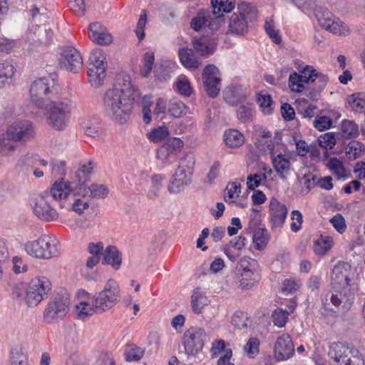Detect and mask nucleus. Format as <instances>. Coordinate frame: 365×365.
I'll return each mask as SVG.
<instances>
[{
	"mask_svg": "<svg viewBox=\"0 0 365 365\" xmlns=\"http://www.w3.org/2000/svg\"><path fill=\"white\" fill-rule=\"evenodd\" d=\"M107 62L101 49H93V83L99 88L103 85L106 78Z\"/></svg>",
	"mask_w": 365,
	"mask_h": 365,
	"instance_id": "a211bd4d",
	"label": "nucleus"
},
{
	"mask_svg": "<svg viewBox=\"0 0 365 365\" xmlns=\"http://www.w3.org/2000/svg\"><path fill=\"white\" fill-rule=\"evenodd\" d=\"M218 68L212 64H209L203 69L202 78L203 88L207 94L214 98H216L220 91V78L217 75Z\"/></svg>",
	"mask_w": 365,
	"mask_h": 365,
	"instance_id": "dca6fc26",
	"label": "nucleus"
},
{
	"mask_svg": "<svg viewBox=\"0 0 365 365\" xmlns=\"http://www.w3.org/2000/svg\"><path fill=\"white\" fill-rule=\"evenodd\" d=\"M169 135L168 129L165 126L153 130L149 134V139L154 143H159L165 139Z\"/></svg>",
	"mask_w": 365,
	"mask_h": 365,
	"instance_id": "13d9d810",
	"label": "nucleus"
},
{
	"mask_svg": "<svg viewBox=\"0 0 365 365\" xmlns=\"http://www.w3.org/2000/svg\"><path fill=\"white\" fill-rule=\"evenodd\" d=\"M288 213L287 206L277 199L272 197L269 204L268 215L272 228L281 227L284 225Z\"/></svg>",
	"mask_w": 365,
	"mask_h": 365,
	"instance_id": "aec40b11",
	"label": "nucleus"
},
{
	"mask_svg": "<svg viewBox=\"0 0 365 365\" xmlns=\"http://www.w3.org/2000/svg\"><path fill=\"white\" fill-rule=\"evenodd\" d=\"M289 313L281 308L276 309L273 311L272 317L273 323L277 327H284L287 322Z\"/></svg>",
	"mask_w": 365,
	"mask_h": 365,
	"instance_id": "c03bdc74",
	"label": "nucleus"
},
{
	"mask_svg": "<svg viewBox=\"0 0 365 365\" xmlns=\"http://www.w3.org/2000/svg\"><path fill=\"white\" fill-rule=\"evenodd\" d=\"M238 12L233 13L229 21L231 33L243 35L247 31V20L252 21L257 18V10L252 4L242 2L237 5Z\"/></svg>",
	"mask_w": 365,
	"mask_h": 365,
	"instance_id": "6e6552de",
	"label": "nucleus"
},
{
	"mask_svg": "<svg viewBox=\"0 0 365 365\" xmlns=\"http://www.w3.org/2000/svg\"><path fill=\"white\" fill-rule=\"evenodd\" d=\"M70 295L66 290L58 292L48 302L43 312L45 322L53 324L61 320L68 313Z\"/></svg>",
	"mask_w": 365,
	"mask_h": 365,
	"instance_id": "423d86ee",
	"label": "nucleus"
},
{
	"mask_svg": "<svg viewBox=\"0 0 365 365\" xmlns=\"http://www.w3.org/2000/svg\"><path fill=\"white\" fill-rule=\"evenodd\" d=\"M260 279L259 271L254 272H240L238 285L242 289L252 288Z\"/></svg>",
	"mask_w": 365,
	"mask_h": 365,
	"instance_id": "7c9ffc66",
	"label": "nucleus"
},
{
	"mask_svg": "<svg viewBox=\"0 0 365 365\" xmlns=\"http://www.w3.org/2000/svg\"><path fill=\"white\" fill-rule=\"evenodd\" d=\"M355 349L354 347L347 344L334 342L329 346L328 355L336 365H341Z\"/></svg>",
	"mask_w": 365,
	"mask_h": 365,
	"instance_id": "4be33fe9",
	"label": "nucleus"
},
{
	"mask_svg": "<svg viewBox=\"0 0 365 365\" xmlns=\"http://www.w3.org/2000/svg\"><path fill=\"white\" fill-rule=\"evenodd\" d=\"M248 188L250 190H253V192L251 195V199L255 205H262L263 204L266 200V195L260 190H256L260 184H247Z\"/></svg>",
	"mask_w": 365,
	"mask_h": 365,
	"instance_id": "052dcab7",
	"label": "nucleus"
},
{
	"mask_svg": "<svg viewBox=\"0 0 365 365\" xmlns=\"http://www.w3.org/2000/svg\"><path fill=\"white\" fill-rule=\"evenodd\" d=\"M14 141L9 136L8 130L0 135V154L7 155L15 149Z\"/></svg>",
	"mask_w": 365,
	"mask_h": 365,
	"instance_id": "a18cd8bd",
	"label": "nucleus"
},
{
	"mask_svg": "<svg viewBox=\"0 0 365 365\" xmlns=\"http://www.w3.org/2000/svg\"><path fill=\"white\" fill-rule=\"evenodd\" d=\"M59 62L61 68L73 73H77L83 66L80 53L71 46H66L62 48Z\"/></svg>",
	"mask_w": 365,
	"mask_h": 365,
	"instance_id": "f3484780",
	"label": "nucleus"
},
{
	"mask_svg": "<svg viewBox=\"0 0 365 365\" xmlns=\"http://www.w3.org/2000/svg\"><path fill=\"white\" fill-rule=\"evenodd\" d=\"M91 160H88V165H83L76 173V181L77 182H87L90 180V175L91 173Z\"/></svg>",
	"mask_w": 365,
	"mask_h": 365,
	"instance_id": "864d4df0",
	"label": "nucleus"
},
{
	"mask_svg": "<svg viewBox=\"0 0 365 365\" xmlns=\"http://www.w3.org/2000/svg\"><path fill=\"white\" fill-rule=\"evenodd\" d=\"M113 42V36L108 32V29L101 31V32L95 34L94 29H93V43H96L100 46H108Z\"/></svg>",
	"mask_w": 365,
	"mask_h": 365,
	"instance_id": "de8ad7c7",
	"label": "nucleus"
},
{
	"mask_svg": "<svg viewBox=\"0 0 365 365\" xmlns=\"http://www.w3.org/2000/svg\"><path fill=\"white\" fill-rule=\"evenodd\" d=\"M340 133H327L318 138L319 145L326 150L331 149L336 145V139H339Z\"/></svg>",
	"mask_w": 365,
	"mask_h": 365,
	"instance_id": "79ce46f5",
	"label": "nucleus"
},
{
	"mask_svg": "<svg viewBox=\"0 0 365 365\" xmlns=\"http://www.w3.org/2000/svg\"><path fill=\"white\" fill-rule=\"evenodd\" d=\"M217 43L215 38L202 36L193 37L192 45L194 50L201 56L207 57L214 53Z\"/></svg>",
	"mask_w": 365,
	"mask_h": 365,
	"instance_id": "b1692460",
	"label": "nucleus"
},
{
	"mask_svg": "<svg viewBox=\"0 0 365 365\" xmlns=\"http://www.w3.org/2000/svg\"><path fill=\"white\" fill-rule=\"evenodd\" d=\"M9 365H28L27 356L21 348H15L11 351Z\"/></svg>",
	"mask_w": 365,
	"mask_h": 365,
	"instance_id": "09e8293b",
	"label": "nucleus"
},
{
	"mask_svg": "<svg viewBox=\"0 0 365 365\" xmlns=\"http://www.w3.org/2000/svg\"><path fill=\"white\" fill-rule=\"evenodd\" d=\"M24 250L31 257L39 259H48L60 253V242L52 235H43L35 240L28 241Z\"/></svg>",
	"mask_w": 365,
	"mask_h": 365,
	"instance_id": "f03ea898",
	"label": "nucleus"
},
{
	"mask_svg": "<svg viewBox=\"0 0 365 365\" xmlns=\"http://www.w3.org/2000/svg\"><path fill=\"white\" fill-rule=\"evenodd\" d=\"M191 28L195 31L209 27L212 29V18L210 10H200L190 22Z\"/></svg>",
	"mask_w": 365,
	"mask_h": 365,
	"instance_id": "393cba45",
	"label": "nucleus"
},
{
	"mask_svg": "<svg viewBox=\"0 0 365 365\" xmlns=\"http://www.w3.org/2000/svg\"><path fill=\"white\" fill-rule=\"evenodd\" d=\"M359 134V127L354 121L349 120H344L342 121L339 136L350 139L356 138Z\"/></svg>",
	"mask_w": 365,
	"mask_h": 365,
	"instance_id": "c9c22d12",
	"label": "nucleus"
},
{
	"mask_svg": "<svg viewBox=\"0 0 365 365\" xmlns=\"http://www.w3.org/2000/svg\"><path fill=\"white\" fill-rule=\"evenodd\" d=\"M252 107V105L248 103L241 105L237 111V118L243 123L252 120L253 112Z\"/></svg>",
	"mask_w": 365,
	"mask_h": 365,
	"instance_id": "8fccbe9b",
	"label": "nucleus"
},
{
	"mask_svg": "<svg viewBox=\"0 0 365 365\" xmlns=\"http://www.w3.org/2000/svg\"><path fill=\"white\" fill-rule=\"evenodd\" d=\"M327 165L331 171V174L336 177L337 180L342 179L344 180L346 174L341 161L338 160L336 158H331L328 160Z\"/></svg>",
	"mask_w": 365,
	"mask_h": 365,
	"instance_id": "f704fd0d",
	"label": "nucleus"
},
{
	"mask_svg": "<svg viewBox=\"0 0 365 365\" xmlns=\"http://www.w3.org/2000/svg\"><path fill=\"white\" fill-rule=\"evenodd\" d=\"M72 108V104L69 101H51L36 113L43 112L49 125L56 130H62L69 122Z\"/></svg>",
	"mask_w": 365,
	"mask_h": 365,
	"instance_id": "20e7f679",
	"label": "nucleus"
},
{
	"mask_svg": "<svg viewBox=\"0 0 365 365\" xmlns=\"http://www.w3.org/2000/svg\"><path fill=\"white\" fill-rule=\"evenodd\" d=\"M177 88L181 95L190 96L192 88L190 82L185 76H180L177 82Z\"/></svg>",
	"mask_w": 365,
	"mask_h": 365,
	"instance_id": "69168bd1",
	"label": "nucleus"
},
{
	"mask_svg": "<svg viewBox=\"0 0 365 365\" xmlns=\"http://www.w3.org/2000/svg\"><path fill=\"white\" fill-rule=\"evenodd\" d=\"M259 340L257 337H251L244 346V351L250 359L256 357L259 352Z\"/></svg>",
	"mask_w": 365,
	"mask_h": 365,
	"instance_id": "37998d69",
	"label": "nucleus"
},
{
	"mask_svg": "<svg viewBox=\"0 0 365 365\" xmlns=\"http://www.w3.org/2000/svg\"><path fill=\"white\" fill-rule=\"evenodd\" d=\"M154 53L152 52H146L143 58V66L140 68V74L143 77H146L151 71L154 63Z\"/></svg>",
	"mask_w": 365,
	"mask_h": 365,
	"instance_id": "5fc2aeb1",
	"label": "nucleus"
},
{
	"mask_svg": "<svg viewBox=\"0 0 365 365\" xmlns=\"http://www.w3.org/2000/svg\"><path fill=\"white\" fill-rule=\"evenodd\" d=\"M365 152V145L358 140H351L345 148L346 157L354 160L361 157Z\"/></svg>",
	"mask_w": 365,
	"mask_h": 365,
	"instance_id": "473e14b6",
	"label": "nucleus"
},
{
	"mask_svg": "<svg viewBox=\"0 0 365 365\" xmlns=\"http://www.w3.org/2000/svg\"><path fill=\"white\" fill-rule=\"evenodd\" d=\"M14 73V66L9 63H0V88L4 86L6 81L11 78Z\"/></svg>",
	"mask_w": 365,
	"mask_h": 365,
	"instance_id": "603ef678",
	"label": "nucleus"
},
{
	"mask_svg": "<svg viewBox=\"0 0 365 365\" xmlns=\"http://www.w3.org/2000/svg\"><path fill=\"white\" fill-rule=\"evenodd\" d=\"M208 302L209 301L206 296L198 291H195L192 296L191 305L192 311L196 314L202 313Z\"/></svg>",
	"mask_w": 365,
	"mask_h": 365,
	"instance_id": "58836bf2",
	"label": "nucleus"
},
{
	"mask_svg": "<svg viewBox=\"0 0 365 365\" xmlns=\"http://www.w3.org/2000/svg\"><path fill=\"white\" fill-rule=\"evenodd\" d=\"M206 339L205 330L200 327H190L186 330L182 339V344L187 355H195L200 352Z\"/></svg>",
	"mask_w": 365,
	"mask_h": 365,
	"instance_id": "f8f14e48",
	"label": "nucleus"
},
{
	"mask_svg": "<svg viewBox=\"0 0 365 365\" xmlns=\"http://www.w3.org/2000/svg\"><path fill=\"white\" fill-rule=\"evenodd\" d=\"M294 353V346L291 336L288 334L279 336L273 347V354L278 361H286Z\"/></svg>",
	"mask_w": 365,
	"mask_h": 365,
	"instance_id": "6ab92c4d",
	"label": "nucleus"
},
{
	"mask_svg": "<svg viewBox=\"0 0 365 365\" xmlns=\"http://www.w3.org/2000/svg\"><path fill=\"white\" fill-rule=\"evenodd\" d=\"M183 146V142L179 138H170L160 147L158 151V155L168 158L171 155H175L179 152Z\"/></svg>",
	"mask_w": 365,
	"mask_h": 365,
	"instance_id": "c85d7f7f",
	"label": "nucleus"
},
{
	"mask_svg": "<svg viewBox=\"0 0 365 365\" xmlns=\"http://www.w3.org/2000/svg\"><path fill=\"white\" fill-rule=\"evenodd\" d=\"M330 224L339 234L346 232L347 226L344 217L341 214H336L329 220Z\"/></svg>",
	"mask_w": 365,
	"mask_h": 365,
	"instance_id": "4d7b16f0",
	"label": "nucleus"
},
{
	"mask_svg": "<svg viewBox=\"0 0 365 365\" xmlns=\"http://www.w3.org/2000/svg\"><path fill=\"white\" fill-rule=\"evenodd\" d=\"M358 279V272L356 267L347 262H338L334 267L331 274V284L334 289L355 290L356 282Z\"/></svg>",
	"mask_w": 365,
	"mask_h": 365,
	"instance_id": "0eeeda50",
	"label": "nucleus"
},
{
	"mask_svg": "<svg viewBox=\"0 0 365 365\" xmlns=\"http://www.w3.org/2000/svg\"><path fill=\"white\" fill-rule=\"evenodd\" d=\"M75 312L78 319L84 320L91 314V305L88 303H76Z\"/></svg>",
	"mask_w": 365,
	"mask_h": 365,
	"instance_id": "bf43d9fd",
	"label": "nucleus"
},
{
	"mask_svg": "<svg viewBox=\"0 0 365 365\" xmlns=\"http://www.w3.org/2000/svg\"><path fill=\"white\" fill-rule=\"evenodd\" d=\"M29 205L34 215L43 222H53L59 218L58 211L45 191L32 192L29 197Z\"/></svg>",
	"mask_w": 365,
	"mask_h": 365,
	"instance_id": "39448f33",
	"label": "nucleus"
},
{
	"mask_svg": "<svg viewBox=\"0 0 365 365\" xmlns=\"http://www.w3.org/2000/svg\"><path fill=\"white\" fill-rule=\"evenodd\" d=\"M7 129L9 136L15 142H27L33 139L36 134L32 122L26 120L15 121Z\"/></svg>",
	"mask_w": 365,
	"mask_h": 365,
	"instance_id": "2eb2a0df",
	"label": "nucleus"
},
{
	"mask_svg": "<svg viewBox=\"0 0 365 365\" xmlns=\"http://www.w3.org/2000/svg\"><path fill=\"white\" fill-rule=\"evenodd\" d=\"M314 16L319 24L324 29L340 36L346 35L348 31L345 30V26L339 20L332 19L333 14L326 8L318 6L314 9Z\"/></svg>",
	"mask_w": 365,
	"mask_h": 365,
	"instance_id": "4468645a",
	"label": "nucleus"
},
{
	"mask_svg": "<svg viewBox=\"0 0 365 365\" xmlns=\"http://www.w3.org/2000/svg\"><path fill=\"white\" fill-rule=\"evenodd\" d=\"M314 127L319 131L329 129L332 125V120L328 116H317L313 122Z\"/></svg>",
	"mask_w": 365,
	"mask_h": 365,
	"instance_id": "0e129e2a",
	"label": "nucleus"
},
{
	"mask_svg": "<svg viewBox=\"0 0 365 365\" xmlns=\"http://www.w3.org/2000/svg\"><path fill=\"white\" fill-rule=\"evenodd\" d=\"M259 168L264 170L263 173L250 174L247 177V182H261L262 180H267L268 178H271L272 170L269 169L264 163H261Z\"/></svg>",
	"mask_w": 365,
	"mask_h": 365,
	"instance_id": "3c124183",
	"label": "nucleus"
},
{
	"mask_svg": "<svg viewBox=\"0 0 365 365\" xmlns=\"http://www.w3.org/2000/svg\"><path fill=\"white\" fill-rule=\"evenodd\" d=\"M341 365H365V359L358 349L352 351V354L348 356Z\"/></svg>",
	"mask_w": 365,
	"mask_h": 365,
	"instance_id": "e2e57ef3",
	"label": "nucleus"
},
{
	"mask_svg": "<svg viewBox=\"0 0 365 365\" xmlns=\"http://www.w3.org/2000/svg\"><path fill=\"white\" fill-rule=\"evenodd\" d=\"M51 284L48 278L38 276L27 284L24 301L29 307L37 306L48 294Z\"/></svg>",
	"mask_w": 365,
	"mask_h": 365,
	"instance_id": "9d476101",
	"label": "nucleus"
},
{
	"mask_svg": "<svg viewBox=\"0 0 365 365\" xmlns=\"http://www.w3.org/2000/svg\"><path fill=\"white\" fill-rule=\"evenodd\" d=\"M269 242V236L266 229L258 227L255 230L252 235V242L255 250H263Z\"/></svg>",
	"mask_w": 365,
	"mask_h": 365,
	"instance_id": "2f4dec72",
	"label": "nucleus"
},
{
	"mask_svg": "<svg viewBox=\"0 0 365 365\" xmlns=\"http://www.w3.org/2000/svg\"><path fill=\"white\" fill-rule=\"evenodd\" d=\"M334 246V239L331 236L320 235L313 242V252L317 256H324Z\"/></svg>",
	"mask_w": 365,
	"mask_h": 365,
	"instance_id": "bb28decb",
	"label": "nucleus"
},
{
	"mask_svg": "<svg viewBox=\"0 0 365 365\" xmlns=\"http://www.w3.org/2000/svg\"><path fill=\"white\" fill-rule=\"evenodd\" d=\"M103 243L101 242L93 244V266L101 260L103 264H108L115 270L120 269L122 257L118 248L113 245L108 246L103 251Z\"/></svg>",
	"mask_w": 365,
	"mask_h": 365,
	"instance_id": "9b49d317",
	"label": "nucleus"
},
{
	"mask_svg": "<svg viewBox=\"0 0 365 365\" xmlns=\"http://www.w3.org/2000/svg\"><path fill=\"white\" fill-rule=\"evenodd\" d=\"M299 281L294 279H287L282 283V292L285 294H292L296 292L300 287Z\"/></svg>",
	"mask_w": 365,
	"mask_h": 365,
	"instance_id": "774afa93",
	"label": "nucleus"
},
{
	"mask_svg": "<svg viewBox=\"0 0 365 365\" xmlns=\"http://www.w3.org/2000/svg\"><path fill=\"white\" fill-rule=\"evenodd\" d=\"M73 202L72 210L78 215L89 214L91 205V190L86 184H78L75 186L72 195Z\"/></svg>",
	"mask_w": 365,
	"mask_h": 365,
	"instance_id": "ddd939ff",
	"label": "nucleus"
},
{
	"mask_svg": "<svg viewBox=\"0 0 365 365\" xmlns=\"http://www.w3.org/2000/svg\"><path fill=\"white\" fill-rule=\"evenodd\" d=\"M144 354V350L134 344H128L124 349V356L127 361H138Z\"/></svg>",
	"mask_w": 365,
	"mask_h": 365,
	"instance_id": "a19ab883",
	"label": "nucleus"
},
{
	"mask_svg": "<svg viewBox=\"0 0 365 365\" xmlns=\"http://www.w3.org/2000/svg\"><path fill=\"white\" fill-rule=\"evenodd\" d=\"M223 138L225 144L230 148H237L245 142L243 134L236 129L225 130Z\"/></svg>",
	"mask_w": 365,
	"mask_h": 365,
	"instance_id": "c756f323",
	"label": "nucleus"
},
{
	"mask_svg": "<svg viewBox=\"0 0 365 365\" xmlns=\"http://www.w3.org/2000/svg\"><path fill=\"white\" fill-rule=\"evenodd\" d=\"M73 184H52L50 188L45 190L47 195L53 200L62 204L67 201L72 196L75 191Z\"/></svg>",
	"mask_w": 365,
	"mask_h": 365,
	"instance_id": "5701e85b",
	"label": "nucleus"
},
{
	"mask_svg": "<svg viewBox=\"0 0 365 365\" xmlns=\"http://www.w3.org/2000/svg\"><path fill=\"white\" fill-rule=\"evenodd\" d=\"M59 91L53 75L40 78L31 84L30 95L32 102L38 109H43L44 106L50 103V99L55 97Z\"/></svg>",
	"mask_w": 365,
	"mask_h": 365,
	"instance_id": "7ed1b4c3",
	"label": "nucleus"
},
{
	"mask_svg": "<svg viewBox=\"0 0 365 365\" xmlns=\"http://www.w3.org/2000/svg\"><path fill=\"white\" fill-rule=\"evenodd\" d=\"M147 22V13L145 10H143L142 13L140 16L138 21L137 23V26L135 30V34L138 37L139 41H141L145 37V27Z\"/></svg>",
	"mask_w": 365,
	"mask_h": 365,
	"instance_id": "680f3d73",
	"label": "nucleus"
},
{
	"mask_svg": "<svg viewBox=\"0 0 365 365\" xmlns=\"http://www.w3.org/2000/svg\"><path fill=\"white\" fill-rule=\"evenodd\" d=\"M178 56L182 65L187 69H197L201 65V61L191 48L187 47L180 48Z\"/></svg>",
	"mask_w": 365,
	"mask_h": 365,
	"instance_id": "a878e982",
	"label": "nucleus"
},
{
	"mask_svg": "<svg viewBox=\"0 0 365 365\" xmlns=\"http://www.w3.org/2000/svg\"><path fill=\"white\" fill-rule=\"evenodd\" d=\"M120 298V287L118 283L109 279L103 289L100 292L95 299L93 304V311L96 312H102L112 308Z\"/></svg>",
	"mask_w": 365,
	"mask_h": 365,
	"instance_id": "1a4fd4ad",
	"label": "nucleus"
},
{
	"mask_svg": "<svg viewBox=\"0 0 365 365\" xmlns=\"http://www.w3.org/2000/svg\"><path fill=\"white\" fill-rule=\"evenodd\" d=\"M30 35L34 43L41 46H46L53 41V31L48 25L44 24L43 25L33 26Z\"/></svg>",
	"mask_w": 365,
	"mask_h": 365,
	"instance_id": "412c9836",
	"label": "nucleus"
},
{
	"mask_svg": "<svg viewBox=\"0 0 365 365\" xmlns=\"http://www.w3.org/2000/svg\"><path fill=\"white\" fill-rule=\"evenodd\" d=\"M240 193V184H228L224 190L225 200L228 203H237Z\"/></svg>",
	"mask_w": 365,
	"mask_h": 365,
	"instance_id": "4c0bfd02",
	"label": "nucleus"
},
{
	"mask_svg": "<svg viewBox=\"0 0 365 365\" xmlns=\"http://www.w3.org/2000/svg\"><path fill=\"white\" fill-rule=\"evenodd\" d=\"M247 316L241 312H236L232 318V325L238 329L247 328Z\"/></svg>",
	"mask_w": 365,
	"mask_h": 365,
	"instance_id": "338daca9",
	"label": "nucleus"
},
{
	"mask_svg": "<svg viewBox=\"0 0 365 365\" xmlns=\"http://www.w3.org/2000/svg\"><path fill=\"white\" fill-rule=\"evenodd\" d=\"M223 98L231 106H237L246 100V96L235 86H228L223 91Z\"/></svg>",
	"mask_w": 365,
	"mask_h": 365,
	"instance_id": "cd10ccee",
	"label": "nucleus"
},
{
	"mask_svg": "<svg viewBox=\"0 0 365 365\" xmlns=\"http://www.w3.org/2000/svg\"><path fill=\"white\" fill-rule=\"evenodd\" d=\"M272 164L281 180H284V174L289 169L290 162L282 154H279L272 158Z\"/></svg>",
	"mask_w": 365,
	"mask_h": 365,
	"instance_id": "72a5a7b5",
	"label": "nucleus"
},
{
	"mask_svg": "<svg viewBox=\"0 0 365 365\" xmlns=\"http://www.w3.org/2000/svg\"><path fill=\"white\" fill-rule=\"evenodd\" d=\"M140 93L131 82L130 76L125 72L117 73L113 88L108 90L103 97L106 112L120 124L130 118L133 103Z\"/></svg>",
	"mask_w": 365,
	"mask_h": 365,
	"instance_id": "f257e3e1",
	"label": "nucleus"
},
{
	"mask_svg": "<svg viewBox=\"0 0 365 365\" xmlns=\"http://www.w3.org/2000/svg\"><path fill=\"white\" fill-rule=\"evenodd\" d=\"M257 271H259V264L256 259L248 256H245L240 259V272H254Z\"/></svg>",
	"mask_w": 365,
	"mask_h": 365,
	"instance_id": "ea45409f",
	"label": "nucleus"
},
{
	"mask_svg": "<svg viewBox=\"0 0 365 365\" xmlns=\"http://www.w3.org/2000/svg\"><path fill=\"white\" fill-rule=\"evenodd\" d=\"M51 173L56 178L54 182H63L66 175V163L63 160L52 159L50 162Z\"/></svg>",
	"mask_w": 365,
	"mask_h": 365,
	"instance_id": "e433bc0d",
	"label": "nucleus"
},
{
	"mask_svg": "<svg viewBox=\"0 0 365 365\" xmlns=\"http://www.w3.org/2000/svg\"><path fill=\"white\" fill-rule=\"evenodd\" d=\"M187 106L182 102L173 101L168 104V111L175 118H180L186 115Z\"/></svg>",
	"mask_w": 365,
	"mask_h": 365,
	"instance_id": "49530a36",
	"label": "nucleus"
},
{
	"mask_svg": "<svg viewBox=\"0 0 365 365\" xmlns=\"http://www.w3.org/2000/svg\"><path fill=\"white\" fill-rule=\"evenodd\" d=\"M303 83L304 82L302 79V76L296 72H293L289 75V86L292 91L302 92L304 89Z\"/></svg>",
	"mask_w": 365,
	"mask_h": 365,
	"instance_id": "6e6d98bb",
	"label": "nucleus"
}]
</instances>
